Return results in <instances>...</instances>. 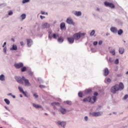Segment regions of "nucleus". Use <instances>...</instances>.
Returning <instances> with one entry per match:
<instances>
[{
    "mask_svg": "<svg viewBox=\"0 0 128 128\" xmlns=\"http://www.w3.org/2000/svg\"><path fill=\"white\" fill-rule=\"evenodd\" d=\"M117 76L120 78V76H122V74H117Z\"/></svg>",
    "mask_w": 128,
    "mask_h": 128,
    "instance_id": "obj_52",
    "label": "nucleus"
},
{
    "mask_svg": "<svg viewBox=\"0 0 128 128\" xmlns=\"http://www.w3.org/2000/svg\"><path fill=\"white\" fill-rule=\"evenodd\" d=\"M18 88L20 92H22V94H24V96H26V92H24V89H22V88L19 86L18 87Z\"/></svg>",
    "mask_w": 128,
    "mask_h": 128,
    "instance_id": "obj_14",
    "label": "nucleus"
},
{
    "mask_svg": "<svg viewBox=\"0 0 128 128\" xmlns=\"http://www.w3.org/2000/svg\"><path fill=\"white\" fill-rule=\"evenodd\" d=\"M118 32V36H122L124 34V31L122 29H120Z\"/></svg>",
    "mask_w": 128,
    "mask_h": 128,
    "instance_id": "obj_24",
    "label": "nucleus"
},
{
    "mask_svg": "<svg viewBox=\"0 0 128 128\" xmlns=\"http://www.w3.org/2000/svg\"><path fill=\"white\" fill-rule=\"evenodd\" d=\"M41 14H46V12H44L42 10H41ZM46 14H48V12H46Z\"/></svg>",
    "mask_w": 128,
    "mask_h": 128,
    "instance_id": "obj_45",
    "label": "nucleus"
},
{
    "mask_svg": "<svg viewBox=\"0 0 128 128\" xmlns=\"http://www.w3.org/2000/svg\"><path fill=\"white\" fill-rule=\"evenodd\" d=\"M93 44L94 46H96V44H98V42L96 41L94 42L93 43Z\"/></svg>",
    "mask_w": 128,
    "mask_h": 128,
    "instance_id": "obj_48",
    "label": "nucleus"
},
{
    "mask_svg": "<svg viewBox=\"0 0 128 128\" xmlns=\"http://www.w3.org/2000/svg\"><path fill=\"white\" fill-rule=\"evenodd\" d=\"M110 74V71L108 70V68H106L104 70V76H106Z\"/></svg>",
    "mask_w": 128,
    "mask_h": 128,
    "instance_id": "obj_15",
    "label": "nucleus"
},
{
    "mask_svg": "<svg viewBox=\"0 0 128 128\" xmlns=\"http://www.w3.org/2000/svg\"><path fill=\"white\" fill-rule=\"evenodd\" d=\"M126 74H128V71L127 72H126Z\"/></svg>",
    "mask_w": 128,
    "mask_h": 128,
    "instance_id": "obj_62",
    "label": "nucleus"
},
{
    "mask_svg": "<svg viewBox=\"0 0 128 128\" xmlns=\"http://www.w3.org/2000/svg\"><path fill=\"white\" fill-rule=\"evenodd\" d=\"M0 80H2V82H4V80H6L4 75L1 74L0 76Z\"/></svg>",
    "mask_w": 128,
    "mask_h": 128,
    "instance_id": "obj_23",
    "label": "nucleus"
},
{
    "mask_svg": "<svg viewBox=\"0 0 128 128\" xmlns=\"http://www.w3.org/2000/svg\"><path fill=\"white\" fill-rule=\"evenodd\" d=\"M104 4L105 6H108L109 8H116V6L112 2H108L106 1L104 2Z\"/></svg>",
    "mask_w": 128,
    "mask_h": 128,
    "instance_id": "obj_5",
    "label": "nucleus"
},
{
    "mask_svg": "<svg viewBox=\"0 0 128 128\" xmlns=\"http://www.w3.org/2000/svg\"><path fill=\"white\" fill-rule=\"evenodd\" d=\"M14 66L16 68H22L24 66V64L22 62L15 64Z\"/></svg>",
    "mask_w": 128,
    "mask_h": 128,
    "instance_id": "obj_9",
    "label": "nucleus"
},
{
    "mask_svg": "<svg viewBox=\"0 0 128 128\" xmlns=\"http://www.w3.org/2000/svg\"><path fill=\"white\" fill-rule=\"evenodd\" d=\"M74 14V16H82V12L75 11Z\"/></svg>",
    "mask_w": 128,
    "mask_h": 128,
    "instance_id": "obj_17",
    "label": "nucleus"
},
{
    "mask_svg": "<svg viewBox=\"0 0 128 128\" xmlns=\"http://www.w3.org/2000/svg\"><path fill=\"white\" fill-rule=\"evenodd\" d=\"M4 52V54H6V46H5L3 49Z\"/></svg>",
    "mask_w": 128,
    "mask_h": 128,
    "instance_id": "obj_42",
    "label": "nucleus"
},
{
    "mask_svg": "<svg viewBox=\"0 0 128 128\" xmlns=\"http://www.w3.org/2000/svg\"><path fill=\"white\" fill-rule=\"evenodd\" d=\"M90 92H92V89L86 90L84 92L85 94H90Z\"/></svg>",
    "mask_w": 128,
    "mask_h": 128,
    "instance_id": "obj_22",
    "label": "nucleus"
},
{
    "mask_svg": "<svg viewBox=\"0 0 128 128\" xmlns=\"http://www.w3.org/2000/svg\"><path fill=\"white\" fill-rule=\"evenodd\" d=\"M20 46H24V42H20Z\"/></svg>",
    "mask_w": 128,
    "mask_h": 128,
    "instance_id": "obj_55",
    "label": "nucleus"
},
{
    "mask_svg": "<svg viewBox=\"0 0 128 128\" xmlns=\"http://www.w3.org/2000/svg\"><path fill=\"white\" fill-rule=\"evenodd\" d=\"M60 112H61V114H66V109L62 108L60 110Z\"/></svg>",
    "mask_w": 128,
    "mask_h": 128,
    "instance_id": "obj_26",
    "label": "nucleus"
},
{
    "mask_svg": "<svg viewBox=\"0 0 128 128\" xmlns=\"http://www.w3.org/2000/svg\"><path fill=\"white\" fill-rule=\"evenodd\" d=\"M12 96L13 98H16V96L12 95Z\"/></svg>",
    "mask_w": 128,
    "mask_h": 128,
    "instance_id": "obj_56",
    "label": "nucleus"
},
{
    "mask_svg": "<svg viewBox=\"0 0 128 128\" xmlns=\"http://www.w3.org/2000/svg\"><path fill=\"white\" fill-rule=\"evenodd\" d=\"M114 114H116V112H113Z\"/></svg>",
    "mask_w": 128,
    "mask_h": 128,
    "instance_id": "obj_59",
    "label": "nucleus"
},
{
    "mask_svg": "<svg viewBox=\"0 0 128 128\" xmlns=\"http://www.w3.org/2000/svg\"><path fill=\"white\" fill-rule=\"evenodd\" d=\"M58 100L60 101V98H58Z\"/></svg>",
    "mask_w": 128,
    "mask_h": 128,
    "instance_id": "obj_63",
    "label": "nucleus"
},
{
    "mask_svg": "<svg viewBox=\"0 0 128 128\" xmlns=\"http://www.w3.org/2000/svg\"><path fill=\"white\" fill-rule=\"evenodd\" d=\"M124 84H122V82H120L119 85H118V90H124Z\"/></svg>",
    "mask_w": 128,
    "mask_h": 128,
    "instance_id": "obj_13",
    "label": "nucleus"
},
{
    "mask_svg": "<svg viewBox=\"0 0 128 128\" xmlns=\"http://www.w3.org/2000/svg\"><path fill=\"white\" fill-rule=\"evenodd\" d=\"M33 106H34V108H42V106L34 104H33Z\"/></svg>",
    "mask_w": 128,
    "mask_h": 128,
    "instance_id": "obj_21",
    "label": "nucleus"
},
{
    "mask_svg": "<svg viewBox=\"0 0 128 128\" xmlns=\"http://www.w3.org/2000/svg\"><path fill=\"white\" fill-rule=\"evenodd\" d=\"M110 53L112 54V56H114L116 54V50H113L112 51H110Z\"/></svg>",
    "mask_w": 128,
    "mask_h": 128,
    "instance_id": "obj_33",
    "label": "nucleus"
},
{
    "mask_svg": "<svg viewBox=\"0 0 128 128\" xmlns=\"http://www.w3.org/2000/svg\"><path fill=\"white\" fill-rule=\"evenodd\" d=\"M65 102H66L67 104H70V105L72 104V102L70 101H68V100L66 101Z\"/></svg>",
    "mask_w": 128,
    "mask_h": 128,
    "instance_id": "obj_41",
    "label": "nucleus"
},
{
    "mask_svg": "<svg viewBox=\"0 0 128 128\" xmlns=\"http://www.w3.org/2000/svg\"><path fill=\"white\" fill-rule=\"evenodd\" d=\"M128 98V94H126L124 98H123V100H126V98Z\"/></svg>",
    "mask_w": 128,
    "mask_h": 128,
    "instance_id": "obj_43",
    "label": "nucleus"
},
{
    "mask_svg": "<svg viewBox=\"0 0 128 128\" xmlns=\"http://www.w3.org/2000/svg\"><path fill=\"white\" fill-rule=\"evenodd\" d=\"M33 96H34V98H38V94L34 93L33 94Z\"/></svg>",
    "mask_w": 128,
    "mask_h": 128,
    "instance_id": "obj_36",
    "label": "nucleus"
},
{
    "mask_svg": "<svg viewBox=\"0 0 128 128\" xmlns=\"http://www.w3.org/2000/svg\"><path fill=\"white\" fill-rule=\"evenodd\" d=\"M40 18L41 20H44V18H45L46 17H44V16H40Z\"/></svg>",
    "mask_w": 128,
    "mask_h": 128,
    "instance_id": "obj_51",
    "label": "nucleus"
},
{
    "mask_svg": "<svg viewBox=\"0 0 128 128\" xmlns=\"http://www.w3.org/2000/svg\"><path fill=\"white\" fill-rule=\"evenodd\" d=\"M6 42H4V44H2V48H4V46H6Z\"/></svg>",
    "mask_w": 128,
    "mask_h": 128,
    "instance_id": "obj_54",
    "label": "nucleus"
},
{
    "mask_svg": "<svg viewBox=\"0 0 128 128\" xmlns=\"http://www.w3.org/2000/svg\"><path fill=\"white\" fill-rule=\"evenodd\" d=\"M20 18H22V20H24L26 18V15L25 14H22L20 16Z\"/></svg>",
    "mask_w": 128,
    "mask_h": 128,
    "instance_id": "obj_25",
    "label": "nucleus"
},
{
    "mask_svg": "<svg viewBox=\"0 0 128 128\" xmlns=\"http://www.w3.org/2000/svg\"><path fill=\"white\" fill-rule=\"evenodd\" d=\"M119 62H120V61H119V60H118V58L116 59V60H115V61H114V64H119Z\"/></svg>",
    "mask_w": 128,
    "mask_h": 128,
    "instance_id": "obj_37",
    "label": "nucleus"
},
{
    "mask_svg": "<svg viewBox=\"0 0 128 128\" xmlns=\"http://www.w3.org/2000/svg\"><path fill=\"white\" fill-rule=\"evenodd\" d=\"M91 51L92 52H96V50L94 48H91Z\"/></svg>",
    "mask_w": 128,
    "mask_h": 128,
    "instance_id": "obj_46",
    "label": "nucleus"
},
{
    "mask_svg": "<svg viewBox=\"0 0 128 128\" xmlns=\"http://www.w3.org/2000/svg\"><path fill=\"white\" fill-rule=\"evenodd\" d=\"M53 114H54V116H56V112H53Z\"/></svg>",
    "mask_w": 128,
    "mask_h": 128,
    "instance_id": "obj_61",
    "label": "nucleus"
},
{
    "mask_svg": "<svg viewBox=\"0 0 128 128\" xmlns=\"http://www.w3.org/2000/svg\"><path fill=\"white\" fill-rule=\"evenodd\" d=\"M119 52L120 54H122L124 52V48H119Z\"/></svg>",
    "mask_w": 128,
    "mask_h": 128,
    "instance_id": "obj_20",
    "label": "nucleus"
},
{
    "mask_svg": "<svg viewBox=\"0 0 128 128\" xmlns=\"http://www.w3.org/2000/svg\"><path fill=\"white\" fill-rule=\"evenodd\" d=\"M82 92H80L78 93V96H79V98H82Z\"/></svg>",
    "mask_w": 128,
    "mask_h": 128,
    "instance_id": "obj_32",
    "label": "nucleus"
},
{
    "mask_svg": "<svg viewBox=\"0 0 128 128\" xmlns=\"http://www.w3.org/2000/svg\"><path fill=\"white\" fill-rule=\"evenodd\" d=\"M109 61L110 62H112V59L111 58H109Z\"/></svg>",
    "mask_w": 128,
    "mask_h": 128,
    "instance_id": "obj_53",
    "label": "nucleus"
},
{
    "mask_svg": "<svg viewBox=\"0 0 128 128\" xmlns=\"http://www.w3.org/2000/svg\"><path fill=\"white\" fill-rule=\"evenodd\" d=\"M48 38L50 40H52V38H53L56 39L58 36V34H52V30H50L48 32Z\"/></svg>",
    "mask_w": 128,
    "mask_h": 128,
    "instance_id": "obj_4",
    "label": "nucleus"
},
{
    "mask_svg": "<svg viewBox=\"0 0 128 128\" xmlns=\"http://www.w3.org/2000/svg\"><path fill=\"white\" fill-rule=\"evenodd\" d=\"M60 26V28H64L66 27V24H64V22L61 23Z\"/></svg>",
    "mask_w": 128,
    "mask_h": 128,
    "instance_id": "obj_28",
    "label": "nucleus"
},
{
    "mask_svg": "<svg viewBox=\"0 0 128 128\" xmlns=\"http://www.w3.org/2000/svg\"><path fill=\"white\" fill-rule=\"evenodd\" d=\"M107 82H112V80L110 78H108L107 79Z\"/></svg>",
    "mask_w": 128,
    "mask_h": 128,
    "instance_id": "obj_49",
    "label": "nucleus"
},
{
    "mask_svg": "<svg viewBox=\"0 0 128 128\" xmlns=\"http://www.w3.org/2000/svg\"><path fill=\"white\" fill-rule=\"evenodd\" d=\"M38 80L40 84H44V80L42 79V78H38Z\"/></svg>",
    "mask_w": 128,
    "mask_h": 128,
    "instance_id": "obj_31",
    "label": "nucleus"
},
{
    "mask_svg": "<svg viewBox=\"0 0 128 128\" xmlns=\"http://www.w3.org/2000/svg\"><path fill=\"white\" fill-rule=\"evenodd\" d=\"M94 95L96 96L98 95V92H95L94 93Z\"/></svg>",
    "mask_w": 128,
    "mask_h": 128,
    "instance_id": "obj_50",
    "label": "nucleus"
},
{
    "mask_svg": "<svg viewBox=\"0 0 128 128\" xmlns=\"http://www.w3.org/2000/svg\"><path fill=\"white\" fill-rule=\"evenodd\" d=\"M32 40H27V45L28 46H32V44H30Z\"/></svg>",
    "mask_w": 128,
    "mask_h": 128,
    "instance_id": "obj_27",
    "label": "nucleus"
},
{
    "mask_svg": "<svg viewBox=\"0 0 128 128\" xmlns=\"http://www.w3.org/2000/svg\"><path fill=\"white\" fill-rule=\"evenodd\" d=\"M12 42H14V39L12 38Z\"/></svg>",
    "mask_w": 128,
    "mask_h": 128,
    "instance_id": "obj_60",
    "label": "nucleus"
},
{
    "mask_svg": "<svg viewBox=\"0 0 128 128\" xmlns=\"http://www.w3.org/2000/svg\"><path fill=\"white\" fill-rule=\"evenodd\" d=\"M15 80H16V82H18V84H24V82L25 86H30V84L28 81V80H27L24 78V76H22V78L20 76H16L14 77Z\"/></svg>",
    "mask_w": 128,
    "mask_h": 128,
    "instance_id": "obj_1",
    "label": "nucleus"
},
{
    "mask_svg": "<svg viewBox=\"0 0 128 128\" xmlns=\"http://www.w3.org/2000/svg\"><path fill=\"white\" fill-rule=\"evenodd\" d=\"M52 106H54V110H56V106H60V103L58 102H54L52 103Z\"/></svg>",
    "mask_w": 128,
    "mask_h": 128,
    "instance_id": "obj_16",
    "label": "nucleus"
},
{
    "mask_svg": "<svg viewBox=\"0 0 128 128\" xmlns=\"http://www.w3.org/2000/svg\"><path fill=\"white\" fill-rule=\"evenodd\" d=\"M8 96H12V93H9L8 94Z\"/></svg>",
    "mask_w": 128,
    "mask_h": 128,
    "instance_id": "obj_57",
    "label": "nucleus"
},
{
    "mask_svg": "<svg viewBox=\"0 0 128 128\" xmlns=\"http://www.w3.org/2000/svg\"><path fill=\"white\" fill-rule=\"evenodd\" d=\"M96 96H93L92 98L90 96H88L86 98H84L82 102H90V104H94V102H96Z\"/></svg>",
    "mask_w": 128,
    "mask_h": 128,
    "instance_id": "obj_2",
    "label": "nucleus"
},
{
    "mask_svg": "<svg viewBox=\"0 0 128 128\" xmlns=\"http://www.w3.org/2000/svg\"><path fill=\"white\" fill-rule=\"evenodd\" d=\"M12 14H13L12 11L10 10V11H9L8 14V16H12Z\"/></svg>",
    "mask_w": 128,
    "mask_h": 128,
    "instance_id": "obj_44",
    "label": "nucleus"
},
{
    "mask_svg": "<svg viewBox=\"0 0 128 128\" xmlns=\"http://www.w3.org/2000/svg\"><path fill=\"white\" fill-rule=\"evenodd\" d=\"M96 10H97L98 12H100V8H97Z\"/></svg>",
    "mask_w": 128,
    "mask_h": 128,
    "instance_id": "obj_58",
    "label": "nucleus"
},
{
    "mask_svg": "<svg viewBox=\"0 0 128 128\" xmlns=\"http://www.w3.org/2000/svg\"><path fill=\"white\" fill-rule=\"evenodd\" d=\"M66 22L68 24H72L73 26L74 24V20H72V19L71 18H68L66 20Z\"/></svg>",
    "mask_w": 128,
    "mask_h": 128,
    "instance_id": "obj_8",
    "label": "nucleus"
},
{
    "mask_svg": "<svg viewBox=\"0 0 128 128\" xmlns=\"http://www.w3.org/2000/svg\"><path fill=\"white\" fill-rule=\"evenodd\" d=\"M102 112H93L92 113H90V114H92V116H102Z\"/></svg>",
    "mask_w": 128,
    "mask_h": 128,
    "instance_id": "obj_7",
    "label": "nucleus"
},
{
    "mask_svg": "<svg viewBox=\"0 0 128 128\" xmlns=\"http://www.w3.org/2000/svg\"><path fill=\"white\" fill-rule=\"evenodd\" d=\"M20 96L21 98H22V96L21 94H20Z\"/></svg>",
    "mask_w": 128,
    "mask_h": 128,
    "instance_id": "obj_64",
    "label": "nucleus"
},
{
    "mask_svg": "<svg viewBox=\"0 0 128 128\" xmlns=\"http://www.w3.org/2000/svg\"><path fill=\"white\" fill-rule=\"evenodd\" d=\"M118 90V85L116 84L111 88V92L112 94H116Z\"/></svg>",
    "mask_w": 128,
    "mask_h": 128,
    "instance_id": "obj_6",
    "label": "nucleus"
},
{
    "mask_svg": "<svg viewBox=\"0 0 128 128\" xmlns=\"http://www.w3.org/2000/svg\"><path fill=\"white\" fill-rule=\"evenodd\" d=\"M57 124H58V126H62V128H64V126H66V122L58 121Z\"/></svg>",
    "mask_w": 128,
    "mask_h": 128,
    "instance_id": "obj_11",
    "label": "nucleus"
},
{
    "mask_svg": "<svg viewBox=\"0 0 128 128\" xmlns=\"http://www.w3.org/2000/svg\"><path fill=\"white\" fill-rule=\"evenodd\" d=\"M110 30L113 34H116L118 32V28L116 27H111Z\"/></svg>",
    "mask_w": 128,
    "mask_h": 128,
    "instance_id": "obj_12",
    "label": "nucleus"
},
{
    "mask_svg": "<svg viewBox=\"0 0 128 128\" xmlns=\"http://www.w3.org/2000/svg\"><path fill=\"white\" fill-rule=\"evenodd\" d=\"M26 67L24 66L21 68V72H26Z\"/></svg>",
    "mask_w": 128,
    "mask_h": 128,
    "instance_id": "obj_34",
    "label": "nucleus"
},
{
    "mask_svg": "<svg viewBox=\"0 0 128 128\" xmlns=\"http://www.w3.org/2000/svg\"><path fill=\"white\" fill-rule=\"evenodd\" d=\"M39 88H46V86L40 85L39 86Z\"/></svg>",
    "mask_w": 128,
    "mask_h": 128,
    "instance_id": "obj_38",
    "label": "nucleus"
},
{
    "mask_svg": "<svg viewBox=\"0 0 128 128\" xmlns=\"http://www.w3.org/2000/svg\"><path fill=\"white\" fill-rule=\"evenodd\" d=\"M64 38H62V37H60L58 39V42H60V44L64 42Z\"/></svg>",
    "mask_w": 128,
    "mask_h": 128,
    "instance_id": "obj_19",
    "label": "nucleus"
},
{
    "mask_svg": "<svg viewBox=\"0 0 128 128\" xmlns=\"http://www.w3.org/2000/svg\"><path fill=\"white\" fill-rule=\"evenodd\" d=\"M48 23H45L43 24V28H48Z\"/></svg>",
    "mask_w": 128,
    "mask_h": 128,
    "instance_id": "obj_29",
    "label": "nucleus"
},
{
    "mask_svg": "<svg viewBox=\"0 0 128 128\" xmlns=\"http://www.w3.org/2000/svg\"><path fill=\"white\" fill-rule=\"evenodd\" d=\"M10 50H18V47L16 46V45L13 44L12 46V48H10Z\"/></svg>",
    "mask_w": 128,
    "mask_h": 128,
    "instance_id": "obj_18",
    "label": "nucleus"
},
{
    "mask_svg": "<svg viewBox=\"0 0 128 128\" xmlns=\"http://www.w3.org/2000/svg\"><path fill=\"white\" fill-rule=\"evenodd\" d=\"M85 122H88V116H85L84 118Z\"/></svg>",
    "mask_w": 128,
    "mask_h": 128,
    "instance_id": "obj_39",
    "label": "nucleus"
},
{
    "mask_svg": "<svg viewBox=\"0 0 128 128\" xmlns=\"http://www.w3.org/2000/svg\"><path fill=\"white\" fill-rule=\"evenodd\" d=\"M102 44V40H100L98 42V44L99 46H100V44Z\"/></svg>",
    "mask_w": 128,
    "mask_h": 128,
    "instance_id": "obj_47",
    "label": "nucleus"
},
{
    "mask_svg": "<svg viewBox=\"0 0 128 128\" xmlns=\"http://www.w3.org/2000/svg\"><path fill=\"white\" fill-rule=\"evenodd\" d=\"M94 34H96V31H94V30H92L90 33V36H92Z\"/></svg>",
    "mask_w": 128,
    "mask_h": 128,
    "instance_id": "obj_35",
    "label": "nucleus"
},
{
    "mask_svg": "<svg viewBox=\"0 0 128 128\" xmlns=\"http://www.w3.org/2000/svg\"><path fill=\"white\" fill-rule=\"evenodd\" d=\"M30 2V0H23L22 1V4H26V2Z\"/></svg>",
    "mask_w": 128,
    "mask_h": 128,
    "instance_id": "obj_40",
    "label": "nucleus"
},
{
    "mask_svg": "<svg viewBox=\"0 0 128 128\" xmlns=\"http://www.w3.org/2000/svg\"><path fill=\"white\" fill-rule=\"evenodd\" d=\"M4 101L5 102L6 104H8H8H10V100H8V99L5 98L4 100Z\"/></svg>",
    "mask_w": 128,
    "mask_h": 128,
    "instance_id": "obj_30",
    "label": "nucleus"
},
{
    "mask_svg": "<svg viewBox=\"0 0 128 128\" xmlns=\"http://www.w3.org/2000/svg\"><path fill=\"white\" fill-rule=\"evenodd\" d=\"M67 40L68 44H74V38H68Z\"/></svg>",
    "mask_w": 128,
    "mask_h": 128,
    "instance_id": "obj_10",
    "label": "nucleus"
},
{
    "mask_svg": "<svg viewBox=\"0 0 128 128\" xmlns=\"http://www.w3.org/2000/svg\"><path fill=\"white\" fill-rule=\"evenodd\" d=\"M86 36V33H82L79 32L78 33H76L73 35V38L75 40H78L82 38V36Z\"/></svg>",
    "mask_w": 128,
    "mask_h": 128,
    "instance_id": "obj_3",
    "label": "nucleus"
}]
</instances>
